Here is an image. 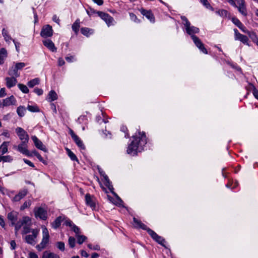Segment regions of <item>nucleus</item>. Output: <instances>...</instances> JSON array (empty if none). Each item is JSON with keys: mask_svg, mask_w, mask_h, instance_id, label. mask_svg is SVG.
Returning <instances> with one entry per match:
<instances>
[{"mask_svg": "<svg viewBox=\"0 0 258 258\" xmlns=\"http://www.w3.org/2000/svg\"><path fill=\"white\" fill-rule=\"evenodd\" d=\"M147 140L144 133H139V137H134V140L128 145L127 153L132 156L137 155V153L143 150V147L146 144Z\"/></svg>", "mask_w": 258, "mask_h": 258, "instance_id": "1", "label": "nucleus"}, {"mask_svg": "<svg viewBox=\"0 0 258 258\" xmlns=\"http://www.w3.org/2000/svg\"><path fill=\"white\" fill-rule=\"evenodd\" d=\"M31 219L28 216H24L15 224V233L17 234L19 230L22 228V234H26L30 232L31 226Z\"/></svg>", "mask_w": 258, "mask_h": 258, "instance_id": "2", "label": "nucleus"}, {"mask_svg": "<svg viewBox=\"0 0 258 258\" xmlns=\"http://www.w3.org/2000/svg\"><path fill=\"white\" fill-rule=\"evenodd\" d=\"M180 18L182 20V23L184 26L186 32L191 36V38H192L193 36H196L195 35V34L199 33V29L194 26H191L190 23L186 17L181 16Z\"/></svg>", "mask_w": 258, "mask_h": 258, "instance_id": "3", "label": "nucleus"}, {"mask_svg": "<svg viewBox=\"0 0 258 258\" xmlns=\"http://www.w3.org/2000/svg\"><path fill=\"white\" fill-rule=\"evenodd\" d=\"M99 172L103 177L104 184L108 187V189L110 190L111 193L116 198V202L114 204L120 206L123 203V202L121 200V199L118 196V195L113 191L114 188L108 176H107L106 174H105V172L103 171H99Z\"/></svg>", "mask_w": 258, "mask_h": 258, "instance_id": "4", "label": "nucleus"}, {"mask_svg": "<svg viewBox=\"0 0 258 258\" xmlns=\"http://www.w3.org/2000/svg\"><path fill=\"white\" fill-rule=\"evenodd\" d=\"M42 239L40 244L36 246L38 251H41L44 249L49 242V234L48 229L45 226H42Z\"/></svg>", "mask_w": 258, "mask_h": 258, "instance_id": "5", "label": "nucleus"}, {"mask_svg": "<svg viewBox=\"0 0 258 258\" xmlns=\"http://www.w3.org/2000/svg\"><path fill=\"white\" fill-rule=\"evenodd\" d=\"M30 232L32 234L26 235L24 239L25 242L31 245H35L37 243V237L39 233V230L38 229H33Z\"/></svg>", "mask_w": 258, "mask_h": 258, "instance_id": "6", "label": "nucleus"}, {"mask_svg": "<svg viewBox=\"0 0 258 258\" xmlns=\"http://www.w3.org/2000/svg\"><path fill=\"white\" fill-rule=\"evenodd\" d=\"M134 226L136 228H141L144 230H147L150 236L155 240L158 235L154 231L147 228L146 225L142 223L140 221L137 220L136 218H133Z\"/></svg>", "mask_w": 258, "mask_h": 258, "instance_id": "7", "label": "nucleus"}, {"mask_svg": "<svg viewBox=\"0 0 258 258\" xmlns=\"http://www.w3.org/2000/svg\"><path fill=\"white\" fill-rule=\"evenodd\" d=\"M134 226L136 228H141L144 230H147L150 236L155 240L158 235L154 231L147 228L146 225L142 223L140 221L137 220L136 218H133Z\"/></svg>", "mask_w": 258, "mask_h": 258, "instance_id": "8", "label": "nucleus"}, {"mask_svg": "<svg viewBox=\"0 0 258 258\" xmlns=\"http://www.w3.org/2000/svg\"><path fill=\"white\" fill-rule=\"evenodd\" d=\"M35 216L36 218H39L41 220H45L47 218V212L46 210L41 208H35L34 210Z\"/></svg>", "mask_w": 258, "mask_h": 258, "instance_id": "9", "label": "nucleus"}, {"mask_svg": "<svg viewBox=\"0 0 258 258\" xmlns=\"http://www.w3.org/2000/svg\"><path fill=\"white\" fill-rule=\"evenodd\" d=\"M40 35L44 38L52 36L53 35L52 27L49 25L44 26L41 29Z\"/></svg>", "mask_w": 258, "mask_h": 258, "instance_id": "10", "label": "nucleus"}, {"mask_svg": "<svg viewBox=\"0 0 258 258\" xmlns=\"http://www.w3.org/2000/svg\"><path fill=\"white\" fill-rule=\"evenodd\" d=\"M234 32L235 40H239L243 44L249 45L248 38L246 36L240 34L236 29H234Z\"/></svg>", "mask_w": 258, "mask_h": 258, "instance_id": "11", "label": "nucleus"}, {"mask_svg": "<svg viewBox=\"0 0 258 258\" xmlns=\"http://www.w3.org/2000/svg\"><path fill=\"white\" fill-rule=\"evenodd\" d=\"M237 5H236V7L238 9V10L240 13H241L243 16H247V10L245 4V2L244 0H236Z\"/></svg>", "mask_w": 258, "mask_h": 258, "instance_id": "12", "label": "nucleus"}, {"mask_svg": "<svg viewBox=\"0 0 258 258\" xmlns=\"http://www.w3.org/2000/svg\"><path fill=\"white\" fill-rule=\"evenodd\" d=\"M16 132L18 136L19 139L21 140L22 142L23 141H29V136L26 133V132L22 127H18L16 129Z\"/></svg>", "mask_w": 258, "mask_h": 258, "instance_id": "13", "label": "nucleus"}, {"mask_svg": "<svg viewBox=\"0 0 258 258\" xmlns=\"http://www.w3.org/2000/svg\"><path fill=\"white\" fill-rule=\"evenodd\" d=\"M28 141H23L17 147V150L21 153L27 155L28 156H31V155L30 154L29 151L27 150V143Z\"/></svg>", "mask_w": 258, "mask_h": 258, "instance_id": "14", "label": "nucleus"}, {"mask_svg": "<svg viewBox=\"0 0 258 258\" xmlns=\"http://www.w3.org/2000/svg\"><path fill=\"white\" fill-rule=\"evenodd\" d=\"M97 13L99 16L106 22L108 26L112 24L114 20L113 18L108 14L102 12H98Z\"/></svg>", "mask_w": 258, "mask_h": 258, "instance_id": "15", "label": "nucleus"}, {"mask_svg": "<svg viewBox=\"0 0 258 258\" xmlns=\"http://www.w3.org/2000/svg\"><path fill=\"white\" fill-rule=\"evenodd\" d=\"M31 139L33 140L34 145L37 148L41 150H42L45 152H47V150L45 147V146L43 144L42 142L37 138L36 136H32Z\"/></svg>", "mask_w": 258, "mask_h": 258, "instance_id": "16", "label": "nucleus"}, {"mask_svg": "<svg viewBox=\"0 0 258 258\" xmlns=\"http://www.w3.org/2000/svg\"><path fill=\"white\" fill-rule=\"evenodd\" d=\"M16 99L13 95L3 100L2 107L9 106L10 105H15Z\"/></svg>", "mask_w": 258, "mask_h": 258, "instance_id": "17", "label": "nucleus"}, {"mask_svg": "<svg viewBox=\"0 0 258 258\" xmlns=\"http://www.w3.org/2000/svg\"><path fill=\"white\" fill-rule=\"evenodd\" d=\"M18 213L15 211H12L8 214V219L12 223V225H15L17 223H16L18 219Z\"/></svg>", "mask_w": 258, "mask_h": 258, "instance_id": "18", "label": "nucleus"}, {"mask_svg": "<svg viewBox=\"0 0 258 258\" xmlns=\"http://www.w3.org/2000/svg\"><path fill=\"white\" fill-rule=\"evenodd\" d=\"M43 44L52 52H56V48L54 43L50 39H46L43 41Z\"/></svg>", "mask_w": 258, "mask_h": 258, "instance_id": "19", "label": "nucleus"}, {"mask_svg": "<svg viewBox=\"0 0 258 258\" xmlns=\"http://www.w3.org/2000/svg\"><path fill=\"white\" fill-rule=\"evenodd\" d=\"M5 80L6 81V86L8 88H11L15 86L17 83L16 78L15 77H7Z\"/></svg>", "mask_w": 258, "mask_h": 258, "instance_id": "20", "label": "nucleus"}, {"mask_svg": "<svg viewBox=\"0 0 258 258\" xmlns=\"http://www.w3.org/2000/svg\"><path fill=\"white\" fill-rule=\"evenodd\" d=\"M28 190L27 189H24L19 191L13 198V201L15 202H18L22 199L24 198L27 194Z\"/></svg>", "mask_w": 258, "mask_h": 258, "instance_id": "21", "label": "nucleus"}, {"mask_svg": "<svg viewBox=\"0 0 258 258\" xmlns=\"http://www.w3.org/2000/svg\"><path fill=\"white\" fill-rule=\"evenodd\" d=\"M85 201L86 204L90 206L92 209H95L96 205L93 201V198L91 197L90 195L86 194L85 196Z\"/></svg>", "mask_w": 258, "mask_h": 258, "instance_id": "22", "label": "nucleus"}, {"mask_svg": "<svg viewBox=\"0 0 258 258\" xmlns=\"http://www.w3.org/2000/svg\"><path fill=\"white\" fill-rule=\"evenodd\" d=\"M9 142H4L0 146V153L2 155H4L8 152V146Z\"/></svg>", "mask_w": 258, "mask_h": 258, "instance_id": "23", "label": "nucleus"}, {"mask_svg": "<svg viewBox=\"0 0 258 258\" xmlns=\"http://www.w3.org/2000/svg\"><path fill=\"white\" fill-rule=\"evenodd\" d=\"M62 221V218L61 216L58 217L54 222L51 223V226L54 229H56L59 227Z\"/></svg>", "mask_w": 258, "mask_h": 258, "instance_id": "24", "label": "nucleus"}, {"mask_svg": "<svg viewBox=\"0 0 258 258\" xmlns=\"http://www.w3.org/2000/svg\"><path fill=\"white\" fill-rule=\"evenodd\" d=\"M42 258H60V257L57 254L46 251L43 253Z\"/></svg>", "mask_w": 258, "mask_h": 258, "instance_id": "25", "label": "nucleus"}, {"mask_svg": "<svg viewBox=\"0 0 258 258\" xmlns=\"http://www.w3.org/2000/svg\"><path fill=\"white\" fill-rule=\"evenodd\" d=\"M8 74L13 77L17 78L19 77L20 74L18 73V70L15 67H12L8 72Z\"/></svg>", "mask_w": 258, "mask_h": 258, "instance_id": "26", "label": "nucleus"}, {"mask_svg": "<svg viewBox=\"0 0 258 258\" xmlns=\"http://www.w3.org/2000/svg\"><path fill=\"white\" fill-rule=\"evenodd\" d=\"M73 140L77 145V146L80 148L81 150H84L85 149V147L81 140V139L77 136L75 138L73 139Z\"/></svg>", "mask_w": 258, "mask_h": 258, "instance_id": "27", "label": "nucleus"}, {"mask_svg": "<svg viewBox=\"0 0 258 258\" xmlns=\"http://www.w3.org/2000/svg\"><path fill=\"white\" fill-rule=\"evenodd\" d=\"M57 98V95L56 93L53 91L51 90L49 92L48 95V100L50 102L54 101L56 100Z\"/></svg>", "mask_w": 258, "mask_h": 258, "instance_id": "28", "label": "nucleus"}, {"mask_svg": "<svg viewBox=\"0 0 258 258\" xmlns=\"http://www.w3.org/2000/svg\"><path fill=\"white\" fill-rule=\"evenodd\" d=\"M81 32L82 34L88 37L90 34H92L93 33V30L91 29L84 27V28H82L81 29Z\"/></svg>", "mask_w": 258, "mask_h": 258, "instance_id": "29", "label": "nucleus"}, {"mask_svg": "<svg viewBox=\"0 0 258 258\" xmlns=\"http://www.w3.org/2000/svg\"><path fill=\"white\" fill-rule=\"evenodd\" d=\"M2 35L6 42H10L12 40L11 37L9 35L8 30L5 28H3L2 30Z\"/></svg>", "mask_w": 258, "mask_h": 258, "instance_id": "30", "label": "nucleus"}, {"mask_svg": "<svg viewBox=\"0 0 258 258\" xmlns=\"http://www.w3.org/2000/svg\"><path fill=\"white\" fill-rule=\"evenodd\" d=\"M40 80L38 78H35L32 80H30L28 82V86L32 88L34 86L38 85L39 84Z\"/></svg>", "mask_w": 258, "mask_h": 258, "instance_id": "31", "label": "nucleus"}, {"mask_svg": "<svg viewBox=\"0 0 258 258\" xmlns=\"http://www.w3.org/2000/svg\"><path fill=\"white\" fill-rule=\"evenodd\" d=\"M26 111V108L23 106H20L17 108V112L20 117L24 116Z\"/></svg>", "mask_w": 258, "mask_h": 258, "instance_id": "32", "label": "nucleus"}, {"mask_svg": "<svg viewBox=\"0 0 258 258\" xmlns=\"http://www.w3.org/2000/svg\"><path fill=\"white\" fill-rule=\"evenodd\" d=\"M80 28V20L79 19L76 20L75 23L72 25L73 30L77 34L79 32V29Z\"/></svg>", "mask_w": 258, "mask_h": 258, "instance_id": "33", "label": "nucleus"}, {"mask_svg": "<svg viewBox=\"0 0 258 258\" xmlns=\"http://www.w3.org/2000/svg\"><path fill=\"white\" fill-rule=\"evenodd\" d=\"M142 14L144 16H145L151 21H152V19L154 18L153 14L149 11H147L144 10L142 11Z\"/></svg>", "mask_w": 258, "mask_h": 258, "instance_id": "34", "label": "nucleus"}, {"mask_svg": "<svg viewBox=\"0 0 258 258\" xmlns=\"http://www.w3.org/2000/svg\"><path fill=\"white\" fill-rule=\"evenodd\" d=\"M192 39L197 47L201 46L202 44H203L201 40L197 36H193Z\"/></svg>", "mask_w": 258, "mask_h": 258, "instance_id": "35", "label": "nucleus"}, {"mask_svg": "<svg viewBox=\"0 0 258 258\" xmlns=\"http://www.w3.org/2000/svg\"><path fill=\"white\" fill-rule=\"evenodd\" d=\"M249 38L252 40V41H257V39L258 38L256 34L252 31H248L247 33Z\"/></svg>", "mask_w": 258, "mask_h": 258, "instance_id": "36", "label": "nucleus"}, {"mask_svg": "<svg viewBox=\"0 0 258 258\" xmlns=\"http://www.w3.org/2000/svg\"><path fill=\"white\" fill-rule=\"evenodd\" d=\"M18 86L20 90L24 93H28L29 92V89L28 87L23 84H19Z\"/></svg>", "mask_w": 258, "mask_h": 258, "instance_id": "37", "label": "nucleus"}, {"mask_svg": "<svg viewBox=\"0 0 258 258\" xmlns=\"http://www.w3.org/2000/svg\"><path fill=\"white\" fill-rule=\"evenodd\" d=\"M77 238V242L79 244H82L87 239V237L84 235H77L76 236Z\"/></svg>", "mask_w": 258, "mask_h": 258, "instance_id": "38", "label": "nucleus"}, {"mask_svg": "<svg viewBox=\"0 0 258 258\" xmlns=\"http://www.w3.org/2000/svg\"><path fill=\"white\" fill-rule=\"evenodd\" d=\"M68 154L70 158L73 161H78L77 157L70 150L67 149Z\"/></svg>", "mask_w": 258, "mask_h": 258, "instance_id": "39", "label": "nucleus"}, {"mask_svg": "<svg viewBox=\"0 0 258 258\" xmlns=\"http://www.w3.org/2000/svg\"><path fill=\"white\" fill-rule=\"evenodd\" d=\"M56 246L58 249L62 251H64L65 249V244L63 242L59 241L56 242Z\"/></svg>", "mask_w": 258, "mask_h": 258, "instance_id": "40", "label": "nucleus"}, {"mask_svg": "<svg viewBox=\"0 0 258 258\" xmlns=\"http://www.w3.org/2000/svg\"><path fill=\"white\" fill-rule=\"evenodd\" d=\"M31 205V200H27L24 202V203L23 204V205L21 207L20 209L21 210H23L25 209L26 208H27L30 206Z\"/></svg>", "mask_w": 258, "mask_h": 258, "instance_id": "41", "label": "nucleus"}, {"mask_svg": "<svg viewBox=\"0 0 258 258\" xmlns=\"http://www.w3.org/2000/svg\"><path fill=\"white\" fill-rule=\"evenodd\" d=\"M69 244L71 248H73L75 246L76 240L73 237H70L68 240Z\"/></svg>", "mask_w": 258, "mask_h": 258, "instance_id": "42", "label": "nucleus"}, {"mask_svg": "<svg viewBox=\"0 0 258 258\" xmlns=\"http://www.w3.org/2000/svg\"><path fill=\"white\" fill-rule=\"evenodd\" d=\"M27 109L29 111L33 112H38L39 111L38 107L35 105H28Z\"/></svg>", "mask_w": 258, "mask_h": 258, "instance_id": "43", "label": "nucleus"}, {"mask_svg": "<svg viewBox=\"0 0 258 258\" xmlns=\"http://www.w3.org/2000/svg\"><path fill=\"white\" fill-rule=\"evenodd\" d=\"M4 162H11L13 161V158L10 155L3 156Z\"/></svg>", "mask_w": 258, "mask_h": 258, "instance_id": "44", "label": "nucleus"}, {"mask_svg": "<svg viewBox=\"0 0 258 258\" xmlns=\"http://www.w3.org/2000/svg\"><path fill=\"white\" fill-rule=\"evenodd\" d=\"M130 18L131 19L136 22V23H139L140 22V20L138 19L137 16L134 14V13H130Z\"/></svg>", "mask_w": 258, "mask_h": 258, "instance_id": "45", "label": "nucleus"}, {"mask_svg": "<svg viewBox=\"0 0 258 258\" xmlns=\"http://www.w3.org/2000/svg\"><path fill=\"white\" fill-rule=\"evenodd\" d=\"M25 66H26V64L24 62H18V63H16L15 67L16 68V69H17L18 71L19 70H21Z\"/></svg>", "mask_w": 258, "mask_h": 258, "instance_id": "46", "label": "nucleus"}, {"mask_svg": "<svg viewBox=\"0 0 258 258\" xmlns=\"http://www.w3.org/2000/svg\"><path fill=\"white\" fill-rule=\"evenodd\" d=\"M249 85L250 87L253 89V94L254 96L258 100V90L252 85L250 84Z\"/></svg>", "mask_w": 258, "mask_h": 258, "instance_id": "47", "label": "nucleus"}, {"mask_svg": "<svg viewBox=\"0 0 258 258\" xmlns=\"http://www.w3.org/2000/svg\"><path fill=\"white\" fill-rule=\"evenodd\" d=\"M155 240L161 245H164L165 240L162 237L158 235Z\"/></svg>", "mask_w": 258, "mask_h": 258, "instance_id": "48", "label": "nucleus"}, {"mask_svg": "<svg viewBox=\"0 0 258 258\" xmlns=\"http://www.w3.org/2000/svg\"><path fill=\"white\" fill-rule=\"evenodd\" d=\"M232 22L233 23L236 25L238 27L241 26L242 23L237 18H233L232 19Z\"/></svg>", "mask_w": 258, "mask_h": 258, "instance_id": "49", "label": "nucleus"}, {"mask_svg": "<svg viewBox=\"0 0 258 258\" xmlns=\"http://www.w3.org/2000/svg\"><path fill=\"white\" fill-rule=\"evenodd\" d=\"M88 247L90 249H91L97 250L100 249V246H99V245H98L97 244L95 245H93L91 244H88Z\"/></svg>", "mask_w": 258, "mask_h": 258, "instance_id": "50", "label": "nucleus"}, {"mask_svg": "<svg viewBox=\"0 0 258 258\" xmlns=\"http://www.w3.org/2000/svg\"><path fill=\"white\" fill-rule=\"evenodd\" d=\"M200 2L206 8H211L210 4L208 3L207 0H200Z\"/></svg>", "mask_w": 258, "mask_h": 258, "instance_id": "51", "label": "nucleus"}, {"mask_svg": "<svg viewBox=\"0 0 258 258\" xmlns=\"http://www.w3.org/2000/svg\"><path fill=\"white\" fill-rule=\"evenodd\" d=\"M0 54L3 56V57L6 58L7 57V52L6 49L4 48H2L0 50Z\"/></svg>", "mask_w": 258, "mask_h": 258, "instance_id": "52", "label": "nucleus"}, {"mask_svg": "<svg viewBox=\"0 0 258 258\" xmlns=\"http://www.w3.org/2000/svg\"><path fill=\"white\" fill-rule=\"evenodd\" d=\"M72 230L75 232L76 236L78 235L80 232L79 228L76 226L75 225H73L72 227Z\"/></svg>", "mask_w": 258, "mask_h": 258, "instance_id": "53", "label": "nucleus"}, {"mask_svg": "<svg viewBox=\"0 0 258 258\" xmlns=\"http://www.w3.org/2000/svg\"><path fill=\"white\" fill-rule=\"evenodd\" d=\"M34 92L38 95H41L43 94V90L40 88H36L34 90Z\"/></svg>", "mask_w": 258, "mask_h": 258, "instance_id": "54", "label": "nucleus"}, {"mask_svg": "<svg viewBox=\"0 0 258 258\" xmlns=\"http://www.w3.org/2000/svg\"><path fill=\"white\" fill-rule=\"evenodd\" d=\"M203 53H205V54H207L208 53V51L207 50V49L205 48V47H204V45L203 44H202V46H199V47H198Z\"/></svg>", "mask_w": 258, "mask_h": 258, "instance_id": "55", "label": "nucleus"}, {"mask_svg": "<svg viewBox=\"0 0 258 258\" xmlns=\"http://www.w3.org/2000/svg\"><path fill=\"white\" fill-rule=\"evenodd\" d=\"M6 95L5 88H3L0 90V98L3 97Z\"/></svg>", "mask_w": 258, "mask_h": 258, "instance_id": "56", "label": "nucleus"}, {"mask_svg": "<svg viewBox=\"0 0 258 258\" xmlns=\"http://www.w3.org/2000/svg\"><path fill=\"white\" fill-rule=\"evenodd\" d=\"M23 161H24V162L26 164H28V165H29L30 166H31V167H34V164H33L32 162H31L30 161H29V160H27V159H23Z\"/></svg>", "mask_w": 258, "mask_h": 258, "instance_id": "57", "label": "nucleus"}, {"mask_svg": "<svg viewBox=\"0 0 258 258\" xmlns=\"http://www.w3.org/2000/svg\"><path fill=\"white\" fill-rule=\"evenodd\" d=\"M217 13L221 16H226L227 14V11L224 10H219Z\"/></svg>", "mask_w": 258, "mask_h": 258, "instance_id": "58", "label": "nucleus"}, {"mask_svg": "<svg viewBox=\"0 0 258 258\" xmlns=\"http://www.w3.org/2000/svg\"><path fill=\"white\" fill-rule=\"evenodd\" d=\"M52 20L59 25L60 20L56 15H54L53 16Z\"/></svg>", "mask_w": 258, "mask_h": 258, "instance_id": "59", "label": "nucleus"}, {"mask_svg": "<svg viewBox=\"0 0 258 258\" xmlns=\"http://www.w3.org/2000/svg\"><path fill=\"white\" fill-rule=\"evenodd\" d=\"M10 245H11V248L12 250H14L16 248V243L15 240H12L10 242Z\"/></svg>", "mask_w": 258, "mask_h": 258, "instance_id": "60", "label": "nucleus"}, {"mask_svg": "<svg viewBox=\"0 0 258 258\" xmlns=\"http://www.w3.org/2000/svg\"><path fill=\"white\" fill-rule=\"evenodd\" d=\"M29 258H38V256L35 253L30 252L29 253Z\"/></svg>", "mask_w": 258, "mask_h": 258, "instance_id": "61", "label": "nucleus"}, {"mask_svg": "<svg viewBox=\"0 0 258 258\" xmlns=\"http://www.w3.org/2000/svg\"><path fill=\"white\" fill-rule=\"evenodd\" d=\"M240 29H241L244 33H247L248 32V30H247L246 28L243 25V24H241V27L240 26L238 27Z\"/></svg>", "mask_w": 258, "mask_h": 258, "instance_id": "62", "label": "nucleus"}, {"mask_svg": "<svg viewBox=\"0 0 258 258\" xmlns=\"http://www.w3.org/2000/svg\"><path fill=\"white\" fill-rule=\"evenodd\" d=\"M95 3L97 4L99 6H101L103 4V0H92Z\"/></svg>", "mask_w": 258, "mask_h": 258, "instance_id": "63", "label": "nucleus"}, {"mask_svg": "<svg viewBox=\"0 0 258 258\" xmlns=\"http://www.w3.org/2000/svg\"><path fill=\"white\" fill-rule=\"evenodd\" d=\"M58 65L59 66H63L65 63L64 60L61 58H59V59L58 60Z\"/></svg>", "mask_w": 258, "mask_h": 258, "instance_id": "64", "label": "nucleus"}]
</instances>
